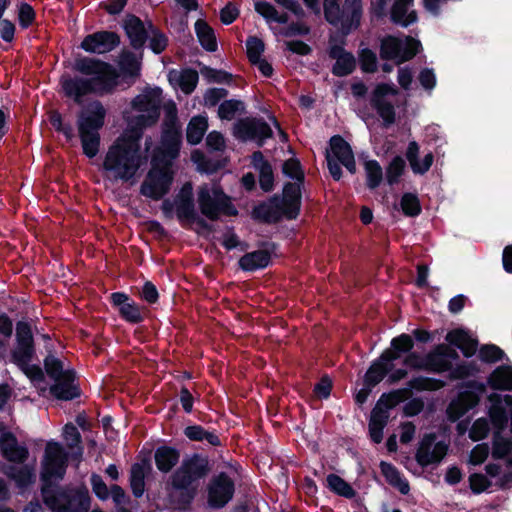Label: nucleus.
Here are the masks:
<instances>
[{
  "mask_svg": "<svg viewBox=\"0 0 512 512\" xmlns=\"http://www.w3.org/2000/svg\"><path fill=\"white\" fill-rule=\"evenodd\" d=\"M487 384L493 390L512 391V366H498L487 378Z\"/></svg>",
  "mask_w": 512,
  "mask_h": 512,
  "instance_id": "79ce46f5",
  "label": "nucleus"
},
{
  "mask_svg": "<svg viewBox=\"0 0 512 512\" xmlns=\"http://www.w3.org/2000/svg\"><path fill=\"white\" fill-rule=\"evenodd\" d=\"M414 0H371V14L376 20H383L389 15L394 25L404 28L418 21L416 10H409Z\"/></svg>",
  "mask_w": 512,
  "mask_h": 512,
  "instance_id": "6e6552de",
  "label": "nucleus"
},
{
  "mask_svg": "<svg viewBox=\"0 0 512 512\" xmlns=\"http://www.w3.org/2000/svg\"><path fill=\"white\" fill-rule=\"evenodd\" d=\"M435 433H426L419 441L415 454L416 462L423 468L432 464H439L448 452V445L444 441L436 442Z\"/></svg>",
  "mask_w": 512,
  "mask_h": 512,
  "instance_id": "dca6fc26",
  "label": "nucleus"
},
{
  "mask_svg": "<svg viewBox=\"0 0 512 512\" xmlns=\"http://www.w3.org/2000/svg\"><path fill=\"white\" fill-rule=\"evenodd\" d=\"M199 80L198 72L192 68L183 69L178 76L177 83L185 94L192 93Z\"/></svg>",
  "mask_w": 512,
  "mask_h": 512,
  "instance_id": "864d4df0",
  "label": "nucleus"
},
{
  "mask_svg": "<svg viewBox=\"0 0 512 512\" xmlns=\"http://www.w3.org/2000/svg\"><path fill=\"white\" fill-rule=\"evenodd\" d=\"M282 208L276 202H272V196L267 201L255 205L251 211V218L265 224H277L284 218Z\"/></svg>",
  "mask_w": 512,
  "mask_h": 512,
  "instance_id": "7c9ffc66",
  "label": "nucleus"
},
{
  "mask_svg": "<svg viewBox=\"0 0 512 512\" xmlns=\"http://www.w3.org/2000/svg\"><path fill=\"white\" fill-rule=\"evenodd\" d=\"M328 143L329 148L325 151L327 168L331 177L339 181L343 176L340 164L354 155V152L351 145L339 134L333 135Z\"/></svg>",
  "mask_w": 512,
  "mask_h": 512,
  "instance_id": "2eb2a0df",
  "label": "nucleus"
},
{
  "mask_svg": "<svg viewBox=\"0 0 512 512\" xmlns=\"http://www.w3.org/2000/svg\"><path fill=\"white\" fill-rule=\"evenodd\" d=\"M107 110L100 100L88 102L77 113V129L83 154L92 159L100 149V130L105 125Z\"/></svg>",
  "mask_w": 512,
  "mask_h": 512,
  "instance_id": "7ed1b4c3",
  "label": "nucleus"
},
{
  "mask_svg": "<svg viewBox=\"0 0 512 512\" xmlns=\"http://www.w3.org/2000/svg\"><path fill=\"white\" fill-rule=\"evenodd\" d=\"M422 49L418 39L410 35L401 39L394 35H386L380 40V58L385 61L396 60L398 64L412 60Z\"/></svg>",
  "mask_w": 512,
  "mask_h": 512,
  "instance_id": "9d476101",
  "label": "nucleus"
},
{
  "mask_svg": "<svg viewBox=\"0 0 512 512\" xmlns=\"http://www.w3.org/2000/svg\"><path fill=\"white\" fill-rule=\"evenodd\" d=\"M282 172L285 176L295 180L294 182L305 181V174L298 158L292 157L285 160L282 165Z\"/></svg>",
  "mask_w": 512,
  "mask_h": 512,
  "instance_id": "052dcab7",
  "label": "nucleus"
},
{
  "mask_svg": "<svg viewBox=\"0 0 512 512\" xmlns=\"http://www.w3.org/2000/svg\"><path fill=\"white\" fill-rule=\"evenodd\" d=\"M326 487L334 494L352 499L356 496L354 488L337 474L331 473L326 477Z\"/></svg>",
  "mask_w": 512,
  "mask_h": 512,
  "instance_id": "de8ad7c7",
  "label": "nucleus"
},
{
  "mask_svg": "<svg viewBox=\"0 0 512 512\" xmlns=\"http://www.w3.org/2000/svg\"><path fill=\"white\" fill-rule=\"evenodd\" d=\"M426 371L433 373L448 372L452 368V362L446 361L439 350V345H436L430 352L425 355Z\"/></svg>",
  "mask_w": 512,
  "mask_h": 512,
  "instance_id": "49530a36",
  "label": "nucleus"
},
{
  "mask_svg": "<svg viewBox=\"0 0 512 512\" xmlns=\"http://www.w3.org/2000/svg\"><path fill=\"white\" fill-rule=\"evenodd\" d=\"M76 382V372L67 369L63 377L54 381L49 388V393L57 400L71 401L81 396V389Z\"/></svg>",
  "mask_w": 512,
  "mask_h": 512,
  "instance_id": "bb28decb",
  "label": "nucleus"
},
{
  "mask_svg": "<svg viewBox=\"0 0 512 512\" xmlns=\"http://www.w3.org/2000/svg\"><path fill=\"white\" fill-rule=\"evenodd\" d=\"M195 210L193 186L191 182H186L175 196V213L178 221L183 225V217Z\"/></svg>",
  "mask_w": 512,
  "mask_h": 512,
  "instance_id": "f704fd0d",
  "label": "nucleus"
},
{
  "mask_svg": "<svg viewBox=\"0 0 512 512\" xmlns=\"http://www.w3.org/2000/svg\"><path fill=\"white\" fill-rule=\"evenodd\" d=\"M466 389L460 391L447 406V419L454 423L473 409L480 402L481 396L486 392V384L476 380L468 381Z\"/></svg>",
  "mask_w": 512,
  "mask_h": 512,
  "instance_id": "9b49d317",
  "label": "nucleus"
},
{
  "mask_svg": "<svg viewBox=\"0 0 512 512\" xmlns=\"http://www.w3.org/2000/svg\"><path fill=\"white\" fill-rule=\"evenodd\" d=\"M419 144L416 141H410L406 149V159L408 160L410 167L414 174L423 175L431 168L434 155L432 152L427 153L421 162H419Z\"/></svg>",
  "mask_w": 512,
  "mask_h": 512,
  "instance_id": "c9c22d12",
  "label": "nucleus"
},
{
  "mask_svg": "<svg viewBox=\"0 0 512 512\" xmlns=\"http://www.w3.org/2000/svg\"><path fill=\"white\" fill-rule=\"evenodd\" d=\"M2 472L9 479L16 483L19 489H26L35 482L36 476L33 468L28 465L17 467L15 465H5Z\"/></svg>",
  "mask_w": 512,
  "mask_h": 512,
  "instance_id": "4c0bfd02",
  "label": "nucleus"
},
{
  "mask_svg": "<svg viewBox=\"0 0 512 512\" xmlns=\"http://www.w3.org/2000/svg\"><path fill=\"white\" fill-rule=\"evenodd\" d=\"M141 146L139 140L133 137L121 136L109 147L103 168L113 172L116 179L129 181L141 166Z\"/></svg>",
  "mask_w": 512,
  "mask_h": 512,
  "instance_id": "f03ea898",
  "label": "nucleus"
},
{
  "mask_svg": "<svg viewBox=\"0 0 512 512\" xmlns=\"http://www.w3.org/2000/svg\"><path fill=\"white\" fill-rule=\"evenodd\" d=\"M148 29H150L148 46L154 54L159 55L166 50L169 39L151 20H148Z\"/></svg>",
  "mask_w": 512,
  "mask_h": 512,
  "instance_id": "8fccbe9b",
  "label": "nucleus"
},
{
  "mask_svg": "<svg viewBox=\"0 0 512 512\" xmlns=\"http://www.w3.org/2000/svg\"><path fill=\"white\" fill-rule=\"evenodd\" d=\"M235 482L226 473L214 475L207 485V503L212 509L224 508L234 497Z\"/></svg>",
  "mask_w": 512,
  "mask_h": 512,
  "instance_id": "4468645a",
  "label": "nucleus"
},
{
  "mask_svg": "<svg viewBox=\"0 0 512 512\" xmlns=\"http://www.w3.org/2000/svg\"><path fill=\"white\" fill-rule=\"evenodd\" d=\"M161 102L162 89L160 87H147L143 93L133 98L131 107L135 111L160 116Z\"/></svg>",
  "mask_w": 512,
  "mask_h": 512,
  "instance_id": "cd10ccee",
  "label": "nucleus"
},
{
  "mask_svg": "<svg viewBox=\"0 0 512 512\" xmlns=\"http://www.w3.org/2000/svg\"><path fill=\"white\" fill-rule=\"evenodd\" d=\"M479 359L484 363H497L505 357V352L495 344H484L479 349Z\"/></svg>",
  "mask_w": 512,
  "mask_h": 512,
  "instance_id": "680f3d73",
  "label": "nucleus"
},
{
  "mask_svg": "<svg viewBox=\"0 0 512 512\" xmlns=\"http://www.w3.org/2000/svg\"><path fill=\"white\" fill-rule=\"evenodd\" d=\"M400 207L403 214L407 217H416L422 211L418 196L410 192H406L402 195Z\"/></svg>",
  "mask_w": 512,
  "mask_h": 512,
  "instance_id": "5fc2aeb1",
  "label": "nucleus"
},
{
  "mask_svg": "<svg viewBox=\"0 0 512 512\" xmlns=\"http://www.w3.org/2000/svg\"><path fill=\"white\" fill-rule=\"evenodd\" d=\"M168 485H170L171 488L177 492L176 494L170 493L171 503L180 510H187L197 495L198 485L179 488L177 485H175L174 479L170 477L168 480Z\"/></svg>",
  "mask_w": 512,
  "mask_h": 512,
  "instance_id": "58836bf2",
  "label": "nucleus"
},
{
  "mask_svg": "<svg viewBox=\"0 0 512 512\" xmlns=\"http://www.w3.org/2000/svg\"><path fill=\"white\" fill-rule=\"evenodd\" d=\"M445 339L450 345L460 349L462 354L467 358L472 357L477 350L478 341L473 339L468 332L462 328L449 331Z\"/></svg>",
  "mask_w": 512,
  "mask_h": 512,
  "instance_id": "72a5a7b5",
  "label": "nucleus"
},
{
  "mask_svg": "<svg viewBox=\"0 0 512 512\" xmlns=\"http://www.w3.org/2000/svg\"><path fill=\"white\" fill-rule=\"evenodd\" d=\"M324 18L335 27H340V36H348L353 29L360 25L363 6L362 0H344L340 7L337 0H324Z\"/></svg>",
  "mask_w": 512,
  "mask_h": 512,
  "instance_id": "423d86ee",
  "label": "nucleus"
},
{
  "mask_svg": "<svg viewBox=\"0 0 512 512\" xmlns=\"http://www.w3.org/2000/svg\"><path fill=\"white\" fill-rule=\"evenodd\" d=\"M0 453L11 463L22 464L29 457V450L24 444H19L16 435L11 431H4L0 435Z\"/></svg>",
  "mask_w": 512,
  "mask_h": 512,
  "instance_id": "a878e982",
  "label": "nucleus"
},
{
  "mask_svg": "<svg viewBox=\"0 0 512 512\" xmlns=\"http://www.w3.org/2000/svg\"><path fill=\"white\" fill-rule=\"evenodd\" d=\"M44 368L47 375L54 381L63 377L66 373L63 362L52 354H48L44 358Z\"/></svg>",
  "mask_w": 512,
  "mask_h": 512,
  "instance_id": "e2e57ef3",
  "label": "nucleus"
},
{
  "mask_svg": "<svg viewBox=\"0 0 512 512\" xmlns=\"http://www.w3.org/2000/svg\"><path fill=\"white\" fill-rule=\"evenodd\" d=\"M111 305L118 310V314L124 321L130 324H139L144 321L145 307L137 304L124 292H113L110 294Z\"/></svg>",
  "mask_w": 512,
  "mask_h": 512,
  "instance_id": "4be33fe9",
  "label": "nucleus"
},
{
  "mask_svg": "<svg viewBox=\"0 0 512 512\" xmlns=\"http://www.w3.org/2000/svg\"><path fill=\"white\" fill-rule=\"evenodd\" d=\"M304 182H286L282 194L272 195V202H276L283 209L284 219L296 220L302 207V186Z\"/></svg>",
  "mask_w": 512,
  "mask_h": 512,
  "instance_id": "f3484780",
  "label": "nucleus"
},
{
  "mask_svg": "<svg viewBox=\"0 0 512 512\" xmlns=\"http://www.w3.org/2000/svg\"><path fill=\"white\" fill-rule=\"evenodd\" d=\"M234 136L243 142L255 141L258 147H262L265 141L272 138L273 131L263 118H242L233 127Z\"/></svg>",
  "mask_w": 512,
  "mask_h": 512,
  "instance_id": "ddd939ff",
  "label": "nucleus"
},
{
  "mask_svg": "<svg viewBox=\"0 0 512 512\" xmlns=\"http://www.w3.org/2000/svg\"><path fill=\"white\" fill-rule=\"evenodd\" d=\"M366 186L369 190L377 189L383 180V170L377 160L371 159L364 162Z\"/></svg>",
  "mask_w": 512,
  "mask_h": 512,
  "instance_id": "3c124183",
  "label": "nucleus"
},
{
  "mask_svg": "<svg viewBox=\"0 0 512 512\" xmlns=\"http://www.w3.org/2000/svg\"><path fill=\"white\" fill-rule=\"evenodd\" d=\"M489 431V421L486 418H478L469 430V438L475 442L483 440L488 436Z\"/></svg>",
  "mask_w": 512,
  "mask_h": 512,
  "instance_id": "774afa93",
  "label": "nucleus"
},
{
  "mask_svg": "<svg viewBox=\"0 0 512 512\" xmlns=\"http://www.w3.org/2000/svg\"><path fill=\"white\" fill-rule=\"evenodd\" d=\"M512 453V438L503 436V432L494 431L492 435V457L495 460L505 459Z\"/></svg>",
  "mask_w": 512,
  "mask_h": 512,
  "instance_id": "09e8293b",
  "label": "nucleus"
},
{
  "mask_svg": "<svg viewBox=\"0 0 512 512\" xmlns=\"http://www.w3.org/2000/svg\"><path fill=\"white\" fill-rule=\"evenodd\" d=\"M245 112V104L241 100H224L218 107V116L222 120H232L237 113Z\"/></svg>",
  "mask_w": 512,
  "mask_h": 512,
  "instance_id": "603ef678",
  "label": "nucleus"
},
{
  "mask_svg": "<svg viewBox=\"0 0 512 512\" xmlns=\"http://www.w3.org/2000/svg\"><path fill=\"white\" fill-rule=\"evenodd\" d=\"M345 37L338 35L329 36V58L335 60L331 73L336 77H346L352 74L357 67V60L352 52L344 48Z\"/></svg>",
  "mask_w": 512,
  "mask_h": 512,
  "instance_id": "f8f14e48",
  "label": "nucleus"
},
{
  "mask_svg": "<svg viewBox=\"0 0 512 512\" xmlns=\"http://www.w3.org/2000/svg\"><path fill=\"white\" fill-rule=\"evenodd\" d=\"M183 434L186 438L193 442L206 441L213 447H219L222 445V441L215 430H206L203 426L198 424L186 426L183 430Z\"/></svg>",
  "mask_w": 512,
  "mask_h": 512,
  "instance_id": "a19ab883",
  "label": "nucleus"
},
{
  "mask_svg": "<svg viewBox=\"0 0 512 512\" xmlns=\"http://www.w3.org/2000/svg\"><path fill=\"white\" fill-rule=\"evenodd\" d=\"M34 356L28 355L25 358L17 356L13 357L12 361L32 382H43L45 375L42 368L37 364H31Z\"/></svg>",
  "mask_w": 512,
  "mask_h": 512,
  "instance_id": "a18cd8bd",
  "label": "nucleus"
},
{
  "mask_svg": "<svg viewBox=\"0 0 512 512\" xmlns=\"http://www.w3.org/2000/svg\"><path fill=\"white\" fill-rule=\"evenodd\" d=\"M397 88L393 84L379 83L371 93L370 104L376 110L379 117L383 120V126L389 128L396 121V111L394 105L385 100L388 95H396Z\"/></svg>",
  "mask_w": 512,
  "mask_h": 512,
  "instance_id": "a211bd4d",
  "label": "nucleus"
},
{
  "mask_svg": "<svg viewBox=\"0 0 512 512\" xmlns=\"http://www.w3.org/2000/svg\"><path fill=\"white\" fill-rule=\"evenodd\" d=\"M394 363L390 361L383 353L373 360L367 369L363 382L368 386H377L393 370Z\"/></svg>",
  "mask_w": 512,
  "mask_h": 512,
  "instance_id": "473e14b6",
  "label": "nucleus"
},
{
  "mask_svg": "<svg viewBox=\"0 0 512 512\" xmlns=\"http://www.w3.org/2000/svg\"><path fill=\"white\" fill-rule=\"evenodd\" d=\"M414 348V341L411 335L402 333L390 341V347L382 353L393 363L399 360L403 355H407Z\"/></svg>",
  "mask_w": 512,
  "mask_h": 512,
  "instance_id": "e433bc0d",
  "label": "nucleus"
},
{
  "mask_svg": "<svg viewBox=\"0 0 512 512\" xmlns=\"http://www.w3.org/2000/svg\"><path fill=\"white\" fill-rule=\"evenodd\" d=\"M159 117L160 116L150 114V113L139 114V115L134 116L130 120L129 124L131 126L132 131L137 134V136L135 138H137L139 140V137L141 136L143 130L154 126L158 122Z\"/></svg>",
  "mask_w": 512,
  "mask_h": 512,
  "instance_id": "4d7b16f0",
  "label": "nucleus"
},
{
  "mask_svg": "<svg viewBox=\"0 0 512 512\" xmlns=\"http://www.w3.org/2000/svg\"><path fill=\"white\" fill-rule=\"evenodd\" d=\"M36 348L31 325L26 321L16 323V348L11 352V357L35 355Z\"/></svg>",
  "mask_w": 512,
  "mask_h": 512,
  "instance_id": "c85d7f7f",
  "label": "nucleus"
},
{
  "mask_svg": "<svg viewBox=\"0 0 512 512\" xmlns=\"http://www.w3.org/2000/svg\"><path fill=\"white\" fill-rule=\"evenodd\" d=\"M122 28L129 39V44L135 51H143L149 38L148 20L143 21L135 14H127Z\"/></svg>",
  "mask_w": 512,
  "mask_h": 512,
  "instance_id": "5701e85b",
  "label": "nucleus"
},
{
  "mask_svg": "<svg viewBox=\"0 0 512 512\" xmlns=\"http://www.w3.org/2000/svg\"><path fill=\"white\" fill-rule=\"evenodd\" d=\"M382 475L389 485L396 488L402 495L410 492V485L406 478L392 463L381 461L379 464Z\"/></svg>",
  "mask_w": 512,
  "mask_h": 512,
  "instance_id": "ea45409f",
  "label": "nucleus"
},
{
  "mask_svg": "<svg viewBox=\"0 0 512 512\" xmlns=\"http://www.w3.org/2000/svg\"><path fill=\"white\" fill-rule=\"evenodd\" d=\"M405 160L397 155L388 164L386 167V180L389 185H395L399 182L400 177L403 175L405 170Z\"/></svg>",
  "mask_w": 512,
  "mask_h": 512,
  "instance_id": "13d9d810",
  "label": "nucleus"
},
{
  "mask_svg": "<svg viewBox=\"0 0 512 512\" xmlns=\"http://www.w3.org/2000/svg\"><path fill=\"white\" fill-rule=\"evenodd\" d=\"M44 458L46 460H52L67 464L68 462V453L65 451L64 447L55 441H49L45 448Z\"/></svg>",
  "mask_w": 512,
  "mask_h": 512,
  "instance_id": "338daca9",
  "label": "nucleus"
},
{
  "mask_svg": "<svg viewBox=\"0 0 512 512\" xmlns=\"http://www.w3.org/2000/svg\"><path fill=\"white\" fill-rule=\"evenodd\" d=\"M121 44L120 35L109 30H100L87 34L79 48L90 54H106L115 50Z\"/></svg>",
  "mask_w": 512,
  "mask_h": 512,
  "instance_id": "6ab92c4d",
  "label": "nucleus"
},
{
  "mask_svg": "<svg viewBox=\"0 0 512 512\" xmlns=\"http://www.w3.org/2000/svg\"><path fill=\"white\" fill-rule=\"evenodd\" d=\"M173 180L171 164H162L158 156H152L151 168L140 185V194L159 201L170 192Z\"/></svg>",
  "mask_w": 512,
  "mask_h": 512,
  "instance_id": "0eeeda50",
  "label": "nucleus"
},
{
  "mask_svg": "<svg viewBox=\"0 0 512 512\" xmlns=\"http://www.w3.org/2000/svg\"><path fill=\"white\" fill-rule=\"evenodd\" d=\"M197 202L200 212L210 221H217L220 217H235L238 215V209L229 196L220 185H213L209 188L202 185L197 191Z\"/></svg>",
  "mask_w": 512,
  "mask_h": 512,
  "instance_id": "39448f33",
  "label": "nucleus"
},
{
  "mask_svg": "<svg viewBox=\"0 0 512 512\" xmlns=\"http://www.w3.org/2000/svg\"><path fill=\"white\" fill-rule=\"evenodd\" d=\"M180 457V450L169 445H160L154 451L156 468L163 474L170 473L179 463Z\"/></svg>",
  "mask_w": 512,
  "mask_h": 512,
  "instance_id": "2f4dec72",
  "label": "nucleus"
},
{
  "mask_svg": "<svg viewBox=\"0 0 512 512\" xmlns=\"http://www.w3.org/2000/svg\"><path fill=\"white\" fill-rule=\"evenodd\" d=\"M265 50V44L262 39L257 36H249L246 40V54L250 63L257 62L262 58Z\"/></svg>",
  "mask_w": 512,
  "mask_h": 512,
  "instance_id": "0e129e2a",
  "label": "nucleus"
},
{
  "mask_svg": "<svg viewBox=\"0 0 512 512\" xmlns=\"http://www.w3.org/2000/svg\"><path fill=\"white\" fill-rule=\"evenodd\" d=\"M261 249L245 253L240 257L238 266L242 271L254 272L264 269L271 263V256L279 247V244L273 241H264L260 244Z\"/></svg>",
  "mask_w": 512,
  "mask_h": 512,
  "instance_id": "412c9836",
  "label": "nucleus"
},
{
  "mask_svg": "<svg viewBox=\"0 0 512 512\" xmlns=\"http://www.w3.org/2000/svg\"><path fill=\"white\" fill-rule=\"evenodd\" d=\"M42 501L51 512H89L91 508V497L85 485H60L42 496Z\"/></svg>",
  "mask_w": 512,
  "mask_h": 512,
  "instance_id": "20e7f679",
  "label": "nucleus"
},
{
  "mask_svg": "<svg viewBox=\"0 0 512 512\" xmlns=\"http://www.w3.org/2000/svg\"><path fill=\"white\" fill-rule=\"evenodd\" d=\"M182 145L181 129H163L161 135V148L153 156H158L162 164H171L179 154Z\"/></svg>",
  "mask_w": 512,
  "mask_h": 512,
  "instance_id": "b1692460",
  "label": "nucleus"
},
{
  "mask_svg": "<svg viewBox=\"0 0 512 512\" xmlns=\"http://www.w3.org/2000/svg\"><path fill=\"white\" fill-rule=\"evenodd\" d=\"M49 121L50 124L53 126V128L59 132L62 133L65 138L70 141L74 137L73 127L70 123H64L62 115L59 111L54 110L49 115Z\"/></svg>",
  "mask_w": 512,
  "mask_h": 512,
  "instance_id": "69168bd1",
  "label": "nucleus"
},
{
  "mask_svg": "<svg viewBox=\"0 0 512 512\" xmlns=\"http://www.w3.org/2000/svg\"><path fill=\"white\" fill-rule=\"evenodd\" d=\"M208 129V120L205 116H194L186 128V140L191 145L199 144Z\"/></svg>",
  "mask_w": 512,
  "mask_h": 512,
  "instance_id": "c03bdc74",
  "label": "nucleus"
},
{
  "mask_svg": "<svg viewBox=\"0 0 512 512\" xmlns=\"http://www.w3.org/2000/svg\"><path fill=\"white\" fill-rule=\"evenodd\" d=\"M479 371L480 369L474 361L462 362L457 364L455 367L452 366L451 370H448L449 378L451 380L466 379L470 376H475Z\"/></svg>",
  "mask_w": 512,
  "mask_h": 512,
  "instance_id": "6e6d98bb",
  "label": "nucleus"
},
{
  "mask_svg": "<svg viewBox=\"0 0 512 512\" xmlns=\"http://www.w3.org/2000/svg\"><path fill=\"white\" fill-rule=\"evenodd\" d=\"M73 69L82 75L91 76H62L60 79L64 95L77 105H81L87 95H110L119 86L120 75L117 69L99 58L79 56L74 60Z\"/></svg>",
  "mask_w": 512,
  "mask_h": 512,
  "instance_id": "f257e3e1",
  "label": "nucleus"
},
{
  "mask_svg": "<svg viewBox=\"0 0 512 512\" xmlns=\"http://www.w3.org/2000/svg\"><path fill=\"white\" fill-rule=\"evenodd\" d=\"M67 464L43 459L42 468L40 472V492L41 497L49 492H53V489L60 486L59 482L65 477Z\"/></svg>",
  "mask_w": 512,
  "mask_h": 512,
  "instance_id": "393cba45",
  "label": "nucleus"
},
{
  "mask_svg": "<svg viewBox=\"0 0 512 512\" xmlns=\"http://www.w3.org/2000/svg\"><path fill=\"white\" fill-rule=\"evenodd\" d=\"M211 464L207 455L193 453L183 458L180 466L170 475L175 485L185 488L191 485H198L199 481L205 479L211 472Z\"/></svg>",
  "mask_w": 512,
  "mask_h": 512,
  "instance_id": "1a4fd4ad",
  "label": "nucleus"
},
{
  "mask_svg": "<svg viewBox=\"0 0 512 512\" xmlns=\"http://www.w3.org/2000/svg\"><path fill=\"white\" fill-rule=\"evenodd\" d=\"M444 386L445 382L443 380L425 376H417L413 377L407 382V387L384 393V396L394 398V404H399L410 399L413 390L418 392L437 391Z\"/></svg>",
  "mask_w": 512,
  "mask_h": 512,
  "instance_id": "aec40b11",
  "label": "nucleus"
},
{
  "mask_svg": "<svg viewBox=\"0 0 512 512\" xmlns=\"http://www.w3.org/2000/svg\"><path fill=\"white\" fill-rule=\"evenodd\" d=\"M195 32L200 45L208 52H215L218 48L213 28L202 19L195 22Z\"/></svg>",
  "mask_w": 512,
  "mask_h": 512,
  "instance_id": "37998d69",
  "label": "nucleus"
},
{
  "mask_svg": "<svg viewBox=\"0 0 512 512\" xmlns=\"http://www.w3.org/2000/svg\"><path fill=\"white\" fill-rule=\"evenodd\" d=\"M143 51L139 55L131 50L123 49L119 54L118 73L124 79L130 78L134 82L141 75Z\"/></svg>",
  "mask_w": 512,
  "mask_h": 512,
  "instance_id": "c756f323",
  "label": "nucleus"
},
{
  "mask_svg": "<svg viewBox=\"0 0 512 512\" xmlns=\"http://www.w3.org/2000/svg\"><path fill=\"white\" fill-rule=\"evenodd\" d=\"M358 61L364 73H375L378 68L376 53L370 48H363L358 51Z\"/></svg>",
  "mask_w": 512,
  "mask_h": 512,
  "instance_id": "bf43d9fd",
  "label": "nucleus"
}]
</instances>
